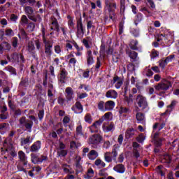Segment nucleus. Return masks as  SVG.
Listing matches in <instances>:
<instances>
[{
  "label": "nucleus",
  "instance_id": "obj_1",
  "mask_svg": "<svg viewBox=\"0 0 179 179\" xmlns=\"http://www.w3.org/2000/svg\"><path fill=\"white\" fill-rule=\"evenodd\" d=\"M136 101L138 107L141 108V111H149V103L145 96L142 94H138L136 96Z\"/></svg>",
  "mask_w": 179,
  "mask_h": 179
},
{
  "label": "nucleus",
  "instance_id": "obj_2",
  "mask_svg": "<svg viewBox=\"0 0 179 179\" xmlns=\"http://www.w3.org/2000/svg\"><path fill=\"white\" fill-rule=\"evenodd\" d=\"M29 120L26 119V117H22L20 119V124L25 127L26 129H29L31 132L33 128V121L36 122V117L33 115L29 116Z\"/></svg>",
  "mask_w": 179,
  "mask_h": 179
},
{
  "label": "nucleus",
  "instance_id": "obj_3",
  "mask_svg": "<svg viewBox=\"0 0 179 179\" xmlns=\"http://www.w3.org/2000/svg\"><path fill=\"white\" fill-rule=\"evenodd\" d=\"M24 10L27 15L28 18L33 22H41V17L39 15H37L36 17L33 15L34 13V10L31 6H25Z\"/></svg>",
  "mask_w": 179,
  "mask_h": 179
},
{
  "label": "nucleus",
  "instance_id": "obj_4",
  "mask_svg": "<svg viewBox=\"0 0 179 179\" xmlns=\"http://www.w3.org/2000/svg\"><path fill=\"white\" fill-rule=\"evenodd\" d=\"M171 87V83L166 79L162 80L159 83L155 86V90L158 92H166Z\"/></svg>",
  "mask_w": 179,
  "mask_h": 179
},
{
  "label": "nucleus",
  "instance_id": "obj_5",
  "mask_svg": "<svg viewBox=\"0 0 179 179\" xmlns=\"http://www.w3.org/2000/svg\"><path fill=\"white\" fill-rule=\"evenodd\" d=\"M43 43L45 45V54L47 58H51V55H52V45L51 42L44 38Z\"/></svg>",
  "mask_w": 179,
  "mask_h": 179
},
{
  "label": "nucleus",
  "instance_id": "obj_6",
  "mask_svg": "<svg viewBox=\"0 0 179 179\" xmlns=\"http://www.w3.org/2000/svg\"><path fill=\"white\" fill-rule=\"evenodd\" d=\"M159 136H160L159 132H155L152 134V142L156 148H160V146L163 145V142L165 141L164 138H159Z\"/></svg>",
  "mask_w": 179,
  "mask_h": 179
},
{
  "label": "nucleus",
  "instance_id": "obj_7",
  "mask_svg": "<svg viewBox=\"0 0 179 179\" xmlns=\"http://www.w3.org/2000/svg\"><path fill=\"white\" fill-rule=\"evenodd\" d=\"M103 141V137L100 134H94L88 140L89 145H99Z\"/></svg>",
  "mask_w": 179,
  "mask_h": 179
},
{
  "label": "nucleus",
  "instance_id": "obj_8",
  "mask_svg": "<svg viewBox=\"0 0 179 179\" xmlns=\"http://www.w3.org/2000/svg\"><path fill=\"white\" fill-rule=\"evenodd\" d=\"M106 8L109 13H114V10L117 9V3L114 0H105Z\"/></svg>",
  "mask_w": 179,
  "mask_h": 179
},
{
  "label": "nucleus",
  "instance_id": "obj_9",
  "mask_svg": "<svg viewBox=\"0 0 179 179\" xmlns=\"http://www.w3.org/2000/svg\"><path fill=\"white\" fill-rule=\"evenodd\" d=\"M66 146L64 143L60 142L59 143V147L57 148V155L58 156H62V157H65L66 155H68V150H65Z\"/></svg>",
  "mask_w": 179,
  "mask_h": 179
},
{
  "label": "nucleus",
  "instance_id": "obj_10",
  "mask_svg": "<svg viewBox=\"0 0 179 179\" xmlns=\"http://www.w3.org/2000/svg\"><path fill=\"white\" fill-rule=\"evenodd\" d=\"M103 124V119H99L92 124L91 127H90V130L92 134H94L95 132H99V129H100V126Z\"/></svg>",
  "mask_w": 179,
  "mask_h": 179
},
{
  "label": "nucleus",
  "instance_id": "obj_11",
  "mask_svg": "<svg viewBox=\"0 0 179 179\" xmlns=\"http://www.w3.org/2000/svg\"><path fill=\"white\" fill-rule=\"evenodd\" d=\"M102 129L105 132H111L115 129V125L113 122H105L103 124Z\"/></svg>",
  "mask_w": 179,
  "mask_h": 179
},
{
  "label": "nucleus",
  "instance_id": "obj_12",
  "mask_svg": "<svg viewBox=\"0 0 179 179\" xmlns=\"http://www.w3.org/2000/svg\"><path fill=\"white\" fill-rule=\"evenodd\" d=\"M8 59L15 61V62H24V57H23L22 54L19 53H13L10 57H8Z\"/></svg>",
  "mask_w": 179,
  "mask_h": 179
},
{
  "label": "nucleus",
  "instance_id": "obj_13",
  "mask_svg": "<svg viewBox=\"0 0 179 179\" xmlns=\"http://www.w3.org/2000/svg\"><path fill=\"white\" fill-rule=\"evenodd\" d=\"M18 159H20V161L24 164V166H27V156L24 152L22 150L18 152Z\"/></svg>",
  "mask_w": 179,
  "mask_h": 179
},
{
  "label": "nucleus",
  "instance_id": "obj_14",
  "mask_svg": "<svg viewBox=\"0 0 179 179\" xmlns=\"http://www.w3.org/2000/svg\"><path fill=\"white\" fill-rule=\"evenodd\" d=\"M66 92V99L68 100V101H71V100H73L74 95H73V90L71 87H68L65 90Z\"/></svg>",
  "mask_w": 179,
  "mask_h": 179
},
{
  "label": "nucleus",
  "instance_id": "obj_15",
  "mask_svg": "<svg viewBox=\"0 0 179 179\" xmlns=\"http://www.w3.org/2000/svg\"><path fill=\"white\" fill-rule=\"evenodd\" d=\"M86 58L87 65H92L94 64V59H93V54L92 52V50H87Z\"/></svg>",
  "mask_w": 179,
  "mask_h": 179
},
{
  "label": "nucleus",
  "instance_id": "obj_16",
  "mask_svg": "<svg viewBox=\"0 0 179 179\" xmlns=\"http://www.w3.org/2000/svg\"><path fill=\"white\" fill-rule=\"evenodd\" d=\"M107 99H117L118 97V92L114 90H109L106 93Z\"/></svg>",
  "mask_w": 179,
  "mask_h": 179
},
{
  "label": "nucleus",
  "instance_id": "obj_17",
  "mask_svg": "<svg viewBox=\"0 0 179 179\" xmlns=\"http://www.w3.org/2000/svg\"><path fill=\"white\" fill-rule=\"evenodd\" d=\"M115 107V102L113 101H107L105 103V111H112Z\"/></svg>",
  "mask_w": 179,
  "mask_h": 179
},
{
  "label": "nucleus",
  "instance_id": "obj_18",
  "mask_svg": "<svg viewBox=\"0 0 179 179\" xmlns=\"http://www.w3.org/2000/svg\"><path fill=\"white\" fill-rule=\"evenodd\" d=\"M113 83L115 84L116 89H120L121 86H122V83H124V80L118 76H116L113 78Z\"/></svg>",
  "mask_w": 179,
  "mask_h": 179
},
{
  "label": "nucleus",
  "instance_id": "obj_19",
  "mask_svg": "<svg viewBox=\"0 0 179 179\" xmlns=\"http://www.w3.org/2000/svg\"><path fill=\"white\" fill-rule=\"evenodd\" d=\"M113 170L114 171H116V173L122 174L125 173V166H124L122 164H119L113 167Z\"/></svg>",
  "mask_w": 179,
  "mask_h": 179
},
{
  "label": "nucleus",
  "instance_id": "obj_20",
  "mask_svg": "<svg viewBox=\"0 0 179 179\" xmlns=\"http://www.w3.org/2000/svg\"><path fill=\"white\" fill-rule=\"evenodd\" d=\"M41 149V141H38L31 146V152H38Z\"/></svg>",
  "mask_w": 179,
  "mask_h": 179
},
{
  "label": "nucleus",
  "instance_id": "obj_21",
  "mask_svg": "<svg viewBox=\"0 0 179 179\" xmlns=\"http://www.w3.org/2000/svg\"><path fill=\"white\" fill-rule=\"evenodd\" d=\"M51 30H55L56 31H59V24H58V21L55 18H52V23L50 25Z\"/></svg>",
  "mask_w": 179,
  "mask_h": 179
},
{
  "label": "nucleus",
  "instance_id": "obj_22",
  "mask_svg": "<svg viewBox=\"0 0 179 179\" xmlns=\"http://www.w3.org/2000/svg\"><path fill=\"white\" fill-rule=\"evenodd\" d=\"M87 157L90 160H96V159L99 157V152L94 150H92L87 154Z\"/></svg>",
  "mask_w": 179,
  "mask_h": 179
},
{
  "label": "nucleus",
  "instance_id": "obj_23",
  "mask_svg": "<svg viewBox=\"0 0 179 179\" xmlns=\"http://www.w3.org/2000/svg\"><path fill=\"white\" fill-rule=\"evenodd\" d=\"M68 76V72H66V70L65 69H62L60 71V77L59 80L61 83H65V79H66V76Z\"/></svg>",
  "mask_w": 179,
  "mask_h": 179
},
{
  "label": "nucleus",
  "instance_id": "obj_24",
  "mask_svg": "<svg viewBox=\"0 0 179 179\" xmlns=\"http://www.w3.org/2000/svg\"><path fill=\"white\" fill-rule=\"evenodd\" d=\"M138 110H139V108H136V120L138 122H141V121H143V120H145V114H143L141 112H138Z\"/></svg>",
  "mask_w": 179,
  "mask_h": 179
},
{
  "label": "nucleus",
  "instance_id": "obj_25",
  "mask_svg": "<svg viewBox=\"0 0 179 179\" xmlns=\"http://www.w3.org/2000/svg\"><path fill=\"white\" fill-rule=\"evenodd\" d=\"M120 147L118 145H114L113 148L112 150V152H110V155H113V159L114 162H117V156H118V149Z\"/></svg>",
  "mask_w": 179,
  "mask_h": 179
},
{
  "label": "nucleus",
  "instance_id": "obj_26",
  "mask_svg": "<svg viewBox=\"0 0 179 179\" xmlns=\"http://www.w3.org/2000/svg\"><path fill=\"white\" fill-rule=\"evenodd\" d=\"M93 177H94V171L92 168H90L87 173L85 175V179H92Z\"/></svg>",
  "mask_w": 179,
  "mask_h": 179
},
{
  "label": "nucleus",
  "instance_id": "obj_27",
  "mask_svg": "<svg viewBox=\"0 0 179 179\" xmlns=\"http://www.w3.org/2000/svg\"><path fill=\"white\" fill-rule=\"evenodd\" d=\"M94 164L96 166V167H99V169H103V167H106V163L101 159H96Z\"/></svg>",
  "mask_w": 179,
  "mask_h": 179
},
{
  "label": "nucleus",
  "instance_id": "obj_28",
  "mask_svg": "<svg viewBox=\"0 0 179 179\" xmlns=\"http://www.w3.org/2000/svg\"><path fill=\"white\" fill-rule=\"evenodd\" d=\"M104 159L106 163H111L113 162V157H111V152H107L104 154Z\"/></svg>",
  "mask_w": 179,
  "mask_h": 179
},
{
  "label": "nucleus",
  "instance_id": "obj_29",
  "mask_svg": "<svg viewBox=\"0 0 179 179\" xmlns=\"http://www.w3.org/2000/svg\"><path fill=\"white\" fill-rule=\"evenodd\" d=\"M82 145L79 142H76L75 141H72L70 142V149H78V148H80Z\"/></svg>",
  "mask_w": 179,
  "mask_h": 179
},
{
  "label": "nucleus",
  "instance_id": "obj_30",
  "mask_svg": "<svg viewBox=\"0 0 179 179\" xmlns=\"http://www.w3.org/2000/svg\"><path fill=\"white\" fill-rule=\"evenodd\" d=\"M6 150L13 157H15V156H17L16 151H15V148L13 147L10 146L9 148H6Z\"/></svg>",
  "mask_w": 179,
  "mask_h": 179
},
{
  "label": "nucleus",
  "instance_id": "obj_31",
  "mask_svg": "<svg viewBox=\"0 0 179 179\" xmlns=\"http://www.w3.org/2000/svg\"><path fill=\"white\" fill-rule=\"evenodd\" d=\"M83 44L85 45V47L87 48V50H90L92 48V45H93L92 43V41H88L87 39H83Z\"/></svg>",
  "mask_w": 179,
  "mask_h": 179
},
{
  "label": "nucleus",
  "instance_id": "obj_32",
  "mask_svg": "<svg viewBox=\"0 0 179 179\" xmlns=\"http://www.w3.org/2000/svg\"><path fill=\"white\" fill-rule=\"evenodd\" d=\"M98 109L103 113H106V103L103 101H100L98 103Z\"/></svg>",
  "mask_w": 179,
  "mask_h": 179
},
{
  "label": "nucleus",
  "instance_id": "obj_33",
  "mask_svg": "<svg viewBox=\"0 0 179 179\" xmlns=\"http://www.w3.org/2000/svg\"><path fill=\"white\" fill-rule=\"evenodd\" d=\"M129 47L131 50H138V41L132 40L130 42Z\"/></svg>",
  "mask_w": 179,
  "mask_h": 179
},
{
  "label": "nucleus",
  "instance_id": "obj_34",
  "mask_svg": "<svg viewBox=\"0 0 179 179\" xmlns=\"http://www.w3.org/2000/svg\"><path fill=\"white\" fill-rule=\"evenodd\" d=\"M31 159L34 164H37V163L40 162V158H38V157H37V155H36L35 154L31 155Z\"/></svg>",
  "mask_w": 179,
  "mask_h": 179
},
{
  "label": "nucleus",
  "instance_id": "obj_35",
  "mask_svg": "<svg viewBox=\"0 0 179 179\" xmlns=\"http://www.w3.org/2000/svg\"><path fill=\"white\" fill-rule=\"evenodd\" d=\"M54 91V85L52 84L48 85V97H52V92Z\"/></svg>",
  "mask_w": 179,
  "mask_h": 179
},
{
  "label": "nucleus",
  "instance_id": "obj_36",
  "mask_svg": "<svg viewBox=\"0 0 179 179\" xmlns=\"http://www.w3.org/2000/svg\"><path fill=\"white\" fill-rule=\"evenodd\" d=\"M6 129H8V124L6 123L0 124V132L1 134H5Z\"/></svg>",
  "mask_w": 179,
  "mask_h": 179
},
{
  "label": "nucleus",
  "instance_id": "obj_37",
  "mask_svg": "<svg viewBox=\"0 0 179 179\" xmlns=\"http://www.w3.org/2000/svg\"><path fill=\"white\" fill-rule=\"evenodd\" d=\"M84 120L85 122H87L88 124H92V122L93 121V119L92 118V115H90V113H87L84 117Z\"/></svg>",
  "mask_w": 179,
  "mask_h": 179
},
{
  "label": "nucleus",
  "instance_id": "obj_38",
  "mask_svg": "<svg viewBox=\"0 0 179 179\" xmlns=\"http://www.w3.org/2000/svg\"><path fill=\"white\" fill-rule=\"evenodd\" d=\"M19 38H26L27 37V34H26V31L24 29H21L20 30V33L18 34Z\"/></svg>",
  "mask_w": 179,
  "mask_h": 179
},
{
  "label": "nucleus",
  "instance_id": "obj_39",
  "mask_svg": "<svg viewBox=\"0 0 179 179\" xmlns=\"http://www.w3.org/2000/svg\"><path fill=\"white\" fill-rule=\"evenodd\" d=\"M27 50L29 52H33L35 50V47H34V43H33V41H30L28 43V48Z\"/></svg>",
  "mask_w": 179,
  "mask_h": 179
},
{
  "label": "nucleus",
  "instance_id": "obj_40",
  "mask_svg": "<svg viewBox=\"0 0 179 179\" xmlns=\"http://www.w3.org/2000/svg\"><path fill=\"white\" fill-rule=\"evenodd\" d=\"M21 24H29V18H27V16L25 15H22L21 20H20Z\"/></svg>",
  "mask_w": 179,
  "mask_h": 179
},
{
  "label": "nucleus",
  "instance_id": "obj_41",
  "mask_svg": "<svg viewBox=\"0 0 179 179\" xmlns=\"http://www.w3.org/2000/svg\"><path fill=\"white\" fill-rule=\"evenodd\" d=\"M1 45L3 46V51H9L11 48L10 44L7 42H3Z\"/></svg>",
  "mask_w": 179,
  "mask_h": 179
},
{
  "label": "nucleus",
  "instance_id": "obj_42",
  "mask_svg": "<svg viewBox=\"0 0 179 179\" xmlns=\"http://www.w3.org/2000/svg\"><path fill=\"white\" fill-rule=\"evenodd\" d=\"M6 36H8V37H13L15 36V32H13V30L12 29H6L5 31Z\"/></svg>",
  "mask_w": 179,
  "mask_h": 179
},
{
  "label": "nucleus",
  "instance_id": "obj_43",
  "mask_svg": "<svg viewBox=\"0 0 179 179\" xmlns=\"http://www.w3.org/2000/svg\"><path fill=\"white\" fill-rule=\"evenodd\" d=\"M62 169H63V171H64V173H71V166L66 164H63L62 166Z\"/></svg>",
  "mask_w": 179,
  "mask_h": 179
},
{
  "label": "nucleus",
  "instance_id": "obj_44",
  "mask_svg": "<svg viewBox=\"0 0 179 179\" xmlns=\"http://www.w3.org/2000/svg\"><path fill=\"white\" fill-rule=\"evenodd\" d=\"M135 129H134V128H130L129 129H127V132H126V136H134V135H135Z\"/></svg>",
  "mask_w": 179,
  "mask_h": 179
},
{
  "label": "nucleus",
  "instance_id": "obj_45",
  "mask_svg": "<svg viewBox=\"0 0 179 179\" xmlns=\"http://www.w3.org/2000/svg\"><path fill=\"white\" fill-rule=\"evenodd\" d=\"M35 28H36V25L33 22L29 23L27 27L28 31H34Z\"/></svg>",
  "mask_w": 179,
  "mask_h": 179
},
{
  "label": "nucleus",
  "instance_id": "obj_46",
  "mask_svg": "<svg viewBox=\"0 0 179 179\" xmlns=\"http://www.w3.org/2000/svg\"><path fill=\"white\" fill-rule=\"evenodd\" d=\"M112 115H113V113L108 112L105 113V115L101 118V120H103V121H104V120H110Z\"/></svg>",
  "mask_w": 179,
  "mask_h": 179
},
{
  "label": "nucleus",
  "instance_id": "obj_47",
  "mask_svg": "<svg viewBox=\"0 0 179 179\" xmlns=\"http://www.w3.org/2000/svg\"><path fill=\"white\" fill-rule=\"evenodd\" d=\"M77 29L78 31H80V33H82L83 34L84 31H83V24H82V22H78L77 24Z\"/></svg>",
  "mask_w": 179,
  "mask_h": 179
},
{
  "label": "nucleus",
  "instance_id": "obj_48",
  "mask_svg": "<svg viewBox=\"0 0 179 179\" xmlns=\"http://www.w3.org/2000/svg\"><path fill=\"white\" fill-rule=\"evenodd\" d=\"M6 71L10 72L13 75H16V70L10 66L6 67Z\"/></svg>",
  "mask_w": 179,
  "mask_h": 179
},
{
  "label": "nucleus",
  "instance_id": "obj_49",
  "mask_svg": "<svg viewBox=\"0 0 179 179\" xmlns=\"http://www.w3.org/2000/svg\"><path fill=\"white\" fill-rule=\"evenodd\" d=\"M129 56L130 58H131V59H136V58H138V53L136 52H130L129 53Z\"/></svg>",
  "mask_w": 179,
  "mask_h": 179
},
{
  "label": "nucleus",
  "instance_id": "obj_50",
  "mask_svg": "<svg viewBox=\"0 0 179 179\" xmlns=\"http://www.w3.org/2000/svg\"><path fill=\"white\" fill-rule=\"evenodd\" d=\"M162 40H167V36L165 34H160L157 38V41H160Z\"/></svg>",
  "mask_w": 179,
  "mask_h": 179
},
{
  "label": "nucleus",
  "instance_id": "obj_51",
  "mask_svg": "<svg viewBox=\"0 0 179 179\" xmlns=\"http://www.w3.org/2000/svg\"><path fill=\"white\" fill-rule=\"evenodd\" d=\"M136 141L137 142H138L139 143H143V141H145V136H143V134H140L138 137H136Z\"/></svg>",
  "mask_w": 179,
  "mask_h": 179
},
{
  "label": "nucleus",
  "instance_id": "obj_52",
  "mask_svg": "<svg viewBox=\"0 0 179 179\" xmlns=\"http://www.w3.org/2000/svg\"><path fill=\"white\" fill-rule=\"evenodd\" d=\"M76 108L78 110V113H82L83 111V106L80 104V102L76 103Z\"/></svg>",
  "mask_w": 179,
  "mask_h": 179
},
{
  "label": "nucleus",
  "instance_id": "obj_53",
  "mask_svg": "<svg viewBox=\"0 0 179 179\" xmlns=\"http://www.w3.org/2000/svg\"><path fill=\"white\" fill-rule=\"evenodd\" d=\"M131 31L132 34H134V37H138V36H139V29H138L133 28V29H131Z\"/></svg>",
  "mask_w": 179,
  "mask_h": 179
},
{
  "label": "nucleus",
  "instance_id": "obj_54",
  "mask_svg": "<svg viewBox=\"0 0 179 179\" xmlns=\"http://www.w3.org/2000/svg\"><path fill=\"white\" fill-rule=\"evenodd\" d=\"M9 6H10V3H6L4 6L0 7L1 12L6 10Z\"/></svg>",
  "mask_w": 179,
  "mask_h": 179
},
{
  "label": "nucleus",
  "instance_id": "obj_55",
  "mask_svg": "<svg viewBox=\"0 0 179 179\" xmlns=\"http://www.w3.org/2000/svg\"><path fill=\"white\" fill-rule=\"evenodd\" d=\"M29 142H30V136H27L26 138L22 139L21 141V143H22V145H27V143H29Z\"/></svg>",
  "mask_w": 179,
  "mask_h": 179
},
{
  "label": "nucleus",
  "instance_id": "obj_56",
  "mask_svg": "<svg viewBox=\"0 0 179 179\" xmlns=\"http://www.w3.org/2000/svg\"><path fill=\"white\" fill-rule=\"evenodd\" d=\"M162 168H163L162 166H159L157 168V173H159V174H160V176H162V177L164 176V173H163V171L162 170Z\"/></svg>",
  "mask_w": 179,
  "mask_h": 179
},
{
  "label": "nucleus",
  "instance_id": "obj_57",
  "mask_svg": "<svg viewBox=\"0 0 179 179\" xmlns=\"http://www.w3.org/2000/svg\"><path fill=\"white\" fill-rule=\"evenodd\" d=\"M68 19H69L68 25H69L70 27H73V26H74V24H73V19H72V18L71 17V16H68Z\"/></svg>",
  "mask_w": 179,
  "mask_h": 179
},
{
  "label": "nucleus",
  "instance_id": "obj_58",
  "mask_svg": "<svg viewBox=\"0 0 179 179\" xmlns=\"http://www.w3.org/2000/svg\"><path fill=\"white\" fill-rule=\"evenodd\" d=\"M71 121V119L68 116H65L63 119V123L64 125H66V124H69Z\"/></svg>",
  "mask_w": 179,
  "mask_h": 179
},
{
  "label": "nucleus",
  "instance_id": "obj_59",
  "mask_svg": "<svg viewBox=\"0 0 179 179\" xmlns=\"http://www.w3.org/2000/svg\"><path fill=\"white\" fill-rule=\"evenodd\" d=\"M173 58H174V55H171L167 57L164 59V61L166 62V64H169V62H171L172 59H173Z\"/></svg>",
  "mask_w": 179,
  "mask_h": 179
},
{
  "label": "nucleus",
  "instance_id": "obj_60",
  "mask_svg": "<svg viewBox=\"0 0 179 179\" xmlns=\"http://www.w3.org/2000/svg\"><path fill=\"white\" fill-rule=\"evenodd\" d=\"M17 37H14L13 38V47L16 48L17 47Z\"/></svg>",
  "mask_w": 179,
  "mask_h": 179
},
{
  "label": "nucleus",
  "instance_id": "obj_61",
  "mask_svg": "<svg viewBox=\"0 0 179 179\" xmlns=\"http://www.w3.org/2000/svg\"><path fill=\"white\" fill-rule=\"evenodd\" d=\"M55 52L56 54H61V46L56 45L55 46Z\"/></svg>",
  "mask_w": 179,
  "mask_h": 179
},
{
  "label": "nucleus",
  "instance_id": "obj_62",
  "mask_svg": "<svg viewBox=\"0 0 179 179\" xmlns=\"http://www.w3.org/2000/svg\"><path fill=\"white\" fill-rule=\"evenodd\" d=\"M117 162L119 163H122V162H124V154L122 153L119 155L118 158H117Z\"/></svg>",
  "mask_w": 179,
  "mask_h": 179
},
{
  "label": "nucleus",
  "instance_id": "obj_63",
  "mask_svg": "<svg viewBox=\"0 0 179 179\" xmlns=\"http://www.w3.org/2000/svg\"><path fill=\"white\" fill-rule=\"evenodd\" d=\"M156 57H159V52L153 50L151 54V58H156Z\"/></svg>",
  "mask_w": 179,
  "mask_h": 179
},
{
  "label": "nucleus",
  "instance_id": "obj_64",
  "mask_svg": "<svg viewBox=\"0 0 179 179\" xmlns=\"http://www.w3.org/2000/svg\"><path fill=\"white\" fill-rule=\"evenodd\" d=\"M166 65H167V63L165 60L159 61V66L161 68H164V66H166Z\"/></svg>",
  "mask_w": 179,
  "mask_h": 179
}]
</instances>
